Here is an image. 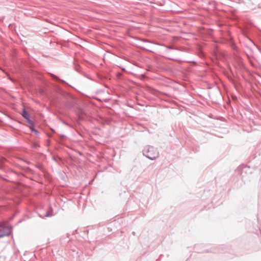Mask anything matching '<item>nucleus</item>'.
<instances>
[{"label": "nucleus", "instance_id": "obj_1", "mask_svg": "<svg viewBox=\"0 0 261 261\" xmlns=\"http://www.w3.org/2000/svg\"><path fill=\"white\" fill-rule=\"evenodd\" d=\"M144 154L150 160H154L159 156V152L155 148L151 146L146 147L143 152Z\"/></svg>", "mask_w": 261, "mask_h": 261}, {"label": "nucleus", "instance_id": "obj_2", "mask_svg": "<svg viewBox=\"0 0 261 261\" xmlns=\"http://www.w3.org/2000/svg\"><path fill=\"white\" fill-rule=\"evenodd\" d=\"M0 227L4 229V233L0 234V238L9 236L11 232V227L7 222H3L0 224Z\"/></svg>", "mask_w": 261, "mask_h": 261}, {"label": "nucleus", "instance_id": "obj_3", "mask_svg": "<svg viewBox=\"0 0 261 261\" xmlns=\"http://www.w3.org/2000/svg\"><path fill=\"white\" fill-rule=\"evenodd\" d=\"M22 116L25 118L26 119L28 120L29 121V117H30V115L29 114V113L26 111L25 110H23V112H22Z\"/></svg>", "mask_w": 261, "mask_h": 261}, {"label": "nucleus", "instance_id": "obj_4", "mask_svg": "<svg viewBox=\"0 0 261 261\" xmlns=\"http://www.w3.org/2000/svg\"><path fill=\"white\" fill-rule=\"evenodd\" d=\"M52 215L51 214H50L49 213H46V214L44 216L45 217H49V216H51Z\"/></svg>", "mask_w": 261, "mask_h": 261}]
</instances>
